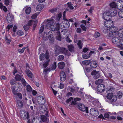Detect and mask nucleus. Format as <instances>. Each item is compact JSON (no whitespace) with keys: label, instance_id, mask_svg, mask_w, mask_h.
Returning a JSON list of instances; mask_svg holds the SVG:
<instances>
[{"label":"nucleus","instance_id":"obj_25","mask_svg":"<svg viewBox=\"0 0 123 123\" xmlns=\"http://www.w3.org/2000/svg\"><path fill=\"white\" fill-rule=\"evenodd\" d=\"M94 52V51H91L90 52L89 54V55H83V58L85 59H87L88 58H89L90 57V54H92Z\"/></svg>","mask_w":123,"mask_h":123},{"label":"nucleus","instance_id":"obj_50","mask_svg":"<svg viewBox=\"0 0 123 123\" xmlns=\"http://www.w3.org/2000/svg\"><path fill=\"white\" fill-rule=\"evenodd\" d=\"M17 105L18 106H19L20 107H22L23 106L22 103L20 101H18L17 102Z\"/></svg>","mask_w":123,"mask_h":123},{"label":"nucleus","instance_id":"obj_3","mask_svg":"<svg viewBox=\"0 0 123 123\" xmlns=\"http://www.w3.org/2000/svg\"><path fill=\"white\" fill-rule=\"evenodd\" d=\"M112 33L110 32L107 34L106 37L108 39H112V42L118 45H120V40L118 36H116L115 34H112Z\"/></svg>","mask_w":123,"mask_h":123},{"label":"nucleus","instance_id":"obj_26","mask_svg":"<svg viewBox=\"0 0 123 123\" xmlns=\"http://www.w3.org/2000/svg\"><path fill=\"white\" fill-rule=\"evenodd\" d=\"M49 38L50 41V42L53 43L54 42L55 38L52 34H51L49 35Z\"/></svg>","mask_w":123,"mask_h":123},{"label":"nucleus","instance_id":"obj_2","mask_svg":"<svg viewBox=\"0 0 123 123\" xmlns=\"http://www.w3.org/2000/svg\"><path fill=\"white\" fill-rule=\"evenodd\" d=\"M107 31L112 32V34H115L116 36H118L121 37H123V28H120L118 29L117 27H114L111 28L109 30H107Z\"/></svg>","mask_w":123,"mask_h":123},{"label":"nucleus","instance_id":"obj_27","mask_svg":"<svg viewBox=\"0 0 123 123\" xmlns=\"http://www.w3.org/2000/svg\"><path fill=\"white\" fill-rule=\"evenodd\" d=\"M41 118L42 121L43 122H47L48 120H49V119H48L47 117L44 115H41Z\"/></svg>","mask_w":123,"mask_h":123},{"label":"nucleus","instance_id":"obj_28","mask_svg":"<svg viewBox=\"0 0 123 123\" xmlns=\"http://www.w3.org/2000/svg\"><path fill=\"white\" fill-rule=\"evenodd\" d=\"M11 89L13 93L15 95H16L17 92V90L15 89L16 86H11Z\"/></svg>","mask_w":123,"mask_h":123},{"label":"nucleus","instance_id":"obj_13","mask_svg":"<svg viewBox=\"0 0 123 123\" xmlns=\"http://www.w3.org/2000/svg\"><path fill=\"white\" fill-rule=\"evenodd\" d=\"M110 14L108 12H105L103 14V18L105 20H107L108 18L110 19Z\"/></svg>","mask_w":123,"mask_h":123},{"label":"nucleus","instance_id":"obj_55","mask_svg":"<svg viewBox=\"0 0 123 123\" xmlns=\"http://www.w3.org/2000/svg\"><path fill=\"white\" fill-rule=\"evenodd\" d=\"M80 26L83 31H86V30L87 28L84 25L82 24Z\"/></svg>","mask_w":123,"mask_h":123},{"label":"nucleus","instance_id":"obj_54","mask_svg":"<svg viewBox=\"0 0 123 123\" xmlns=\"http://www.w3.org/2000/svg\"><path fill=\"white\" fill-rule=\"evenodd\" d=\"M81 0H78V1H77L76 0L74 1V3L76 4V5H73V6L75 7H76L77 6H78V5H77V4L78 3V2L80 3L81 2Z\"/></svg>","mask_w":123,"mask_h":123},{"label":"nucleus","instance_id":"obj_6","mask_svg":"<svg viewBox=\"0 0 123 123\" xmlns=\"http://www.w3.org/2000/svg\"><path fill=\"white\" fill-rule=\"evenodd\" d=\"M20 116L22 119H28L29 118V115L28 112H26L24 110H21L20 112Z\"/></svg>","mask_w":123,"mask_h":123},{"label":"nucleus","instance_id":"obj_23","mask_svg":"<svg viewBox=\"0 0 123 123\" xmlns=\"http://www.w3.org/2000/svg\"><path fill=\"white\" fill-rule=\"evenodd\" d=\"M64 65L65 64L63 62H61L58 63V66L60 69H63L64 67Z\"/></svg>","mask_w":123,"mask_h":123},{"label":"nucleus","instance_id":"obj_8","mask_svg":"<svg viewBox=\"0 0 123 123\" xmlns=\"http://www.w3.org/2000/svg\"><path fill=\"white\" fill-rule=\"evenodd\" d=\"M49 58V53L47 51H46L45 55L43 53L41 54L40 55V59L41 61L44 60L45 58H46V60H48Z\"/></svg>","mask_w":123,"mask_h":123},{"label":"nucleus","instance_id":"obj_21","mask_svg":"<svg viewBox=\"0 0 123 123\" xmlns=\"http://www.w3.org/2000/svg\"><path fill=\"white\" fill-rule=\"evenodd\" d=\"M5 39L6 43L7 44L9 45L11 41L10 37L8 36H6Z\"/></svg>","mask_w":123,"mask_h":123},{"label":"nucleus","instance_id":"obj_29","mask_svg":"<svg viewBox=\"0 0 123 123\" xmlns=\"http://www.w3.org/2000/svg\"><path fill=\"white\" fill-rule=\"evenodd\" d=\"M47 60L44 61L43 64V66L45 68L46 67L48 66L50 61V60L49 59Z\"/></svg>","mask_w":123,"mask_h":123},{"label":"nucleus","instance_id":"obj_39","mask_svg":"<svg viewBox=\"0 0 123 123\" xmlns=\"http://www.w3.org/2000/svg\"><path fill=\"white\" fill-rule=\"evenodd\" d=\"M113 95V94L112 93H108L107 96V98L111 99L112 98Z\"/></svg>","mask_w":123,"mask_h":123},{"label":"nucleus","instance_id":"obj_5","mask_svg":"<svg viewBox=\"0 0 123 123\" xmlns=\"http://www.w3.org/2000/svg\"><path fill=\"white\" fill-rule=\"evenodd\" d=\"M68 50L66 49L63 47H61L59 46L56 47L55 50V55H57L61 53H62L66 55L67 54Z\"/></svg>","mask_w":123,"mask_h":123},{"label":"nucleus","instance_id":"obj_36","mask_svg":"<svg viewBox=\"0 0 123 123\" xmlns=\"http://www.w3.org/2000/svg\"><path fill=\"white\" fill-rule=\"evenodd\" d=\"M26 90L27 92H31L32 91V88L31 86L28 84L26 86Z\"/></svg>","mask_w":123,"mask_h":123},{"label":"nucleus","instance_id":"obj_41","mask_svg":"<svg viewBox=\"0 0 123 123\" xmlns=\"http://www.w3.org/2000/svg\"><path fill=\"white\" fill-rule=\"evenodd\" d=\"M117 5L114 2H112L110 4V6L112 8H117Z\"/></svg>","mask_w":123,"mask_h":123},{"label":"nucleus","instance_id":"obj_48","mask_svg":"<svg viewBox=\"0 0 123 123\" xmlns=\"http://www.w3.org/2000/svg\"><path fill=\"white\" fill-rule=\"evenodd\" d=\"M117 95L119 98H120L122 97L123 95V93L121 91H119L117 93Z\"/></svg>","mask_w":123,"mask_h":123},{"label":"nucleus","instance_id":"obj_24","mask_svg":"<svg viewBox=\"0 0 123 123\" xmlns=\"http://www.w3.org/2000/svg\"><path fill=\"white\" fill-rule=\"evenodd\" d=\"M110 14V17H114L115 16L117 13V12L116 10H114L112 12H108Z\"/></svg>","mask_w":123,"mask_h":123},{"label":"nucleus","instance_id":"obj_16","mask_svg":"<svg viewBox=\"0 0 123 123\" xmlns=\"http://www.w3.org/2000/svg\"><path fill=\"white\" fill-rule=\"evenodd\" d=\"M63 24H65V25H63V26L64 28H68L70 26V24L68 21L67 19H65L62 22Z\"/></svg>","mask_w":123,"mask_h":123},{"label":"nucleus","instance_id":"obj_46","mask_svg":"<svg viewBox=\"0 0 123 123\" xmlns=\"http://www.w3.org/2000/svg\"><path fill=\"white\" fill-rule=\"evenodd\" d=\"M15 79L17 81H19L21 80V78L19 75L17 74L15 75Z\"/></svg>","mask_w":123,"mask_h":123},{"label":"nucleus","instance_id":"obj_34","mask_svg":"<svg viewBox=\"0 0 123 123\" xmlns=\"http://www.w3.org/2000/svg\"><path fill=\"white\" fill-rule=\"evenodd\" d=\"M56 63L55 62H54L53 64L52 65L50 69L51 70H54L55 69L56 67Z\"/></svg>","mask_w":123,"mask_h":123},{"label":"nucleus","instance_id":"obj_64","mask_svg":"<svg viewBox=\"0 0 123 123\" xmlns=\"http://www.w3.org/2000/svg\"><path fill=\"white\" fill-rule=\"evenodd\" d=\"M33 22L34 20H30L28 23V25L29 26L31 25H32Z\"/></svg>","mask_w":123,"mask_h":123},{"label":"nucleus","instance_id":"obj_53","mask_svg":"<svg viewBox=\"0 0 123 123\" xmlns=\"http://www.w3.org/2000/svg\"><path fill=\"white\" fill-rule=\"evenodd\" d=\"M28 25H25L23 27L24 29L26 31H27L29 28V26Z\"/></svg>","mask_w":123,"mask_h":123},{"label":"nucleus","instance_id":"obj_4","mask_svg":"<svg viewBox=\"0 0 123 123\" xmlns=\"http://www.w3.org/2000/svg\"><path fill=\"white\" fill-rule=\"evenodd\" d=\"M104 24L105 27L107 28H110L109 29H108L107 28L106 29H105V30L103 31L104 33H107L108 32H109V33L110 32V31H107V30H109L111 28L114 27H113V22L111 20H108L105 21Z\"/></svg>","mask_w":123,"mask_h":123},{"label":"nucleus","instance_id":"obj_59","mask_svg":"<svg viewBox=\"0 0 123 123\" xmlns=\"http://www.w3.org/2000/svg\"><path fill=\"white\" fill-rule=\"evenodd\" d=\"M44 29V26H41L40 28L39 31V32L40 33H42Z\"/></svg>","mask_w":123,"mask_h":123},{"label":"nucleus","instance_id":"obj_56","mask_svg":"<svg viewBox=\"0 0 123 123\" xmlns=\"http://www.w3.org/2000/svg\"><path fill=\"white\" fill-rule=\"evenodd\" d=\"M73 98L72 97H70L69 99H68L66 101V103H69L73 100Z\"/></svg>","mask_w":123,"mask_h":123},{"label":"nucleus","instance_id":"obj_51","mask_svg":"<svg viewBox=\"0 0 123 123\" xmlns=\"http://www.w3.org/2000/svg\"><path fill=\"white\" fill-rule=\"evenodd\" d=\"M58 58L59 61H62L64 59V57L63 55H61L58 57Z\"/></svg>","mask_w":123,"mask_h":123},{"label":"nucleus","instance_id":"obj_40","mask_svg":"<svg viewBox=\"0 0 123 123\" xmlns=\"http://www.w3.org/2000/svg\"><path fill=\"white\" fill-rule=\"evenodd\" d=\"M112 113H111L109 112H107L105 113L104 115V117L106 118H108L110 117V115H112Z\"/></svg>","mask_w":123,"mask_h":123},{"label":"nucleus","instance_id":"obj_57","mask_svg":"<svg viewBox=\"0 0 123 123\" xmlns=\"http://www.w3.org/2000/svg\"><path fill=\"white\" fill-rule=\"evenodd\" d=\"M9 19L7 21L8 22H9V21L11 22L13 20V15H11L9 17Z\"/></svg>","mask_w":123,"mask_h":123},{"label":"nucleus","instance_id":"obj_30","mask_svg":"<svg viewBox=\"0 0 123 123\" xmlns=\"http://www.w3.org/2000/svg\"><path fill=\"white\" fill-rule=\"evenodd\" d=\"M80 100V99L78 98H74V101H72L71 102V105H75L76 104V102Z\"/></svg>","mask_w":123,"mask_h":123},{"label":"nucleus","instance_id":"obj_18","mask_svg":"<svg viewBox=\"0 0 123 123\" xmlns=\"http://www.w3.org/2000/svg\"><path fill=\"white\" fill-rule=\"evenodd\" d=\"M25 73L30 78H32L33 74L31 71L29 69H26L25 70Z\"/></svg>","mask_w":123,"mask_h":123},{"label":"nucleus","instance_id":"obj_19","mask_svg":"<svg viewBox=\"0 0 123 123\" xmlns=\"http://www.w3.org/2000/svg\"><path fill=\"white\" fill-rule=\"evenodd\" d=\"M44 6L42 4H40L37 5L36 7V9L38 11H41L44 8Z\"/></svg>","mask_w":123,"mask_h":123},{"label":"nucleus","instance_id":"obj_12","mask_svg":"<svg viewBox=\"0 0 123 123\" xmlns=\"http://www.w3.org/2000/svg\"><path fill=\"white\" fill-rule=\"evenodd\" d=\"M90 113L91 114L94 116H97L98 114V111L94 108H91L90 110Z\"/></svg>","mask_w":123,"mask_h":123},{"label":"nucleus","instance_id":"obj_62","mask_svg":"<svg viewBox=\"0 0 123 123\" xmlns=\"http://www.w3.org/2000/svg\"><path fill=\"white\" fill-rule=\"evenodd\" d=\"M82 31L81 29L80 28H78L77 29L76 31L77 33H80Z\"/></svg>","mask_w":123,"mask_h":123},{"label":"nucleus","instance_id":"obj_15","mask_svg":"<svg viewBox=\"0 0 123 123\" xmlns=\"http://www.w3.org/2000/svg\"><path fill=\"white\" fill-rule=\"evenodd\" d=\"M66 79V75L65 73L63 72H61L60 74V79L61 81H64Z\"/></svg>","mask_w":123,"mask_h":123},{"label":"nucleus","instance_id":"obj_17","mask_svg":"<svg viewBox=\"0 0 123 123\" xmlns=\"http://www.w3.org/2000/svg\"><path fill=\"white\" fill-rule=\"evenodd\" d=\"M62 16V14L61 13H60L58 14H57V15L56 16V17H55V16H54L52 17V18H52L53 19V18H54L56 20L59 21H60V18H61Z\"/></svg>","mask_w":123,"mask_h":123},{"label":"nucleus","instance_id":"obj_38","mask_svg":"<svg viewBox=\"0 0 123 123\" xmlns=\"http://www.w3.org/2000/svg\"><path fill=\"white\" fill-rule=\"evenodd\" d=\"M16 33L17 35L19 36L23 35L24 33L21 30H18L17 31Z\"/></svg>","mask_w":123,"mask_h":123},{"label":"nucleus","instance_id":"obj_22","mask_svg":"<svg viewBox=\"0 0 123 123\" xmlns=\"http://www.w3.org/2000/svg\"><path fill=\"white\" fill-rule=\"evenodd\" d=\"M92 104L95 106H96L97 107H100V105L99 101L97 100H94L93 101Z\"/></svg>","mask_w":123,"mask_h":123},{"label":"nucleus","instance_id":"obj_33","mask_svg":"<svg viewBox=\"0 0 123 123\" xmlns=\"http://www.w3.org/2000/svg\"><path fill=\"white\" fill-rule=\"evenodd\" d=\"M31 11V8L30 7H27L25 10L26 13L27 14H29L30 13Z\"/></svg>","mask_w":123,"mask_h":123},{"label":"nucleus","instance_id":"obj_42","mask_svg":"<svg viewBox=\"0 0 123 123\" xmlns=\"http://www.w3.org/2000/svg\"><path fill=\"white\" fill-rule=\"evenodd\" d=\"M83 44L81 42L80 40H79L78 42L77 43V44L78 45V46L79 48L81 49L82 48V45Z\"/></svg>","mask_w":123,"mask_h":123},{"label":"nucleus","instance_id":"obj_60","mask_svg":"<svg viewBox=\"0 0 123 123\" xmlns=\"http://www.w3.org/2000/svg\"><path fill=\"white\" fill-rule=\"evenodd\" d=\"M69 90L72 92H74L75 91V88L74 87H70Z\"/></svg>","mask_w":123,"mask_h":123},{"label":"nucleus","instance_id":"obj_31","mask_svg":"<svg viewBox=\"0 0 123 123\" xmlns=\"http://www.w3.org/2000/svg\"><path fill=\"white\" fill-rule=\"evenodd\" d=\"M56 39L59 41H60L61 39V37L60 34V32L58 31L57 32V34L56 36Z\"/></svg>","mask_w":123,"mask_h":123},{"label":"nucleus","instance_id":"obj_32","mask_svg":"<svg viewBox=\"0 0 123 123\" xmlns=\"http://www.w3.org/2000/svg\"><path fill=\"white\" fill-rule=\"evenodd\" d=\"M103 80L102 79H99L95 81V83L96 84L98 85L102 84L101 83L103 82Z\"/></svg>","mask_w":123,"mask_h":123},{"label":"nucleus","instance_id":"obj_1","mask_svg":"<svg viewBox=\"0 0 123 123\" xmlns=\"http://www.w3.org/2000/svg\"><path fill=\"white\" fill-rule=\"evenodd\" d=\"M51 18L50 19H48L47 20L46 23L45 25V27L47 29H51L52 31H59L60 30V27L59 22L54 23V20Z\"/></svg>","mask_w":123,"mask_h":123},{"label":"nucleus","instance_id":"obj_52","mask_svg":"<svg viewBox=\"0 0 123 123\" xmlns=\"http://www.w3.org/2000/svg\"><path fill=\"white\" fill-rule=\"evenodd\" d=\"M100 33L98 32H95L94 35V36L95 37L97 38L100 36Z\"/></svg>","mask_w":123,"mask_h":123},{"label":"nucleus","instance_id":"obj_7","mask_svg":"<svg viewBox=\"0 0 123 123\" xmlns=\"http://www.w3.org/2000/svg\"><path fill=\"white\" fill-rule=\"evenodd\" d=\"M37 101L38 103L41 105H43L45 103V100L43 97L40 96L37 98Z\"/></svg>","mask_w":123,"mask_h":123},{"label":"nucleus","instance_id":"obj_43","mask_svg":"<svg viewBox=\"0 0 123 123\" xmlns=\"http://www.w3.org/2000/svg\"><path fill=\"white\" fill-rule=\"evenodd\" d=\"M90 60H85L82 62V63L84 65H88L90 63Z\"/></svg>","mask_w":123,"mask_h":123},{"label":"nucleus","instance_id":"obj_14","mask_svg":"<svg viewBox=\"0 0 123 123\" xmlns=\"http://www.w3.org/2000/svg\"><path fill=\"white\" fill-rule=\"evenodd\" d=\"M117 8L118 9H123V2L119 0L117 2Z\"/></svg>","mask_w":123,"mask_h":123},{"label":"nucleus","instance_id":"obj_47","mask_svg":"<svg viewBox=\"0 0 123 123\" xmlns=\"http://www.w3.org/2000/svg\"><path fill=\"white\" fill-rule=\"evenodd\" d=\"M26 47H24L22 49H18V52H19L20 54H21L23 53L25 50L26 49Z\"/></svg>","mask_w":123,"mask_h":123},{"label":"nucleus","instance_id":"obj_44","mask_svg":"<svg viewBox=\"0 0 123 123\" xmlns=\"http://www.w3.org/2000/svg\"><path fill=\"white\" fill-rule=\"evenodd\" d=\"M22 83L24 86H25L26 85L28 84L26 82L24 78H22L21 79Z\"/></svg>","mask_w":123,"mask_h":123},{"label":"nucleus","instance_id":"obj_58","mask_svg":"<svg viewBox=\"0 0 123 123\" xmlns=\"http://www.w3.org/2000/svg\"><path fill=\"white\" fill-rule=\"evenodd\" d=\"M16 95L20 99H21L22 98V95L21 93H17V94Z\"/></svg>","mask_w":123,"mask_h":123},{"label":"nucleus","instance_id":"obj_37","mask_svg":"<svg viewBox=\"0 0 123 123\" xmlns=\"http://www.w3.org/2000/svg\"><path fill=\"white\" fill-rule=\"evenodd\" d=\"M68 47L70 51L72 52L74 51V48L72 45H68Z\"/></svg>","mask_w":123,"mask_h":123},{"label":"nucleus","instance_id":"obj_45","mask_svg":"<svg viewBox=\"0 0 123 123\" xmlns=\"http://www.w3.org/2000/svg\"><path fill=\"white\" fill-rule=\"evenodd\" d=\"M119 16L122 18H123V10H120L118 12Z\"/></svg>","mask_w":123,"mask_h":123},{"label":"nucleus","instance_id":"obj_9","mask_svg":"<svg viewBox=\"0 0 123 123\" xmlns=\"http://www.w3.org/2000/svg\"><path fill=\"white\" fill-rule=\"evenodd\" d=\"M79 109L82 111L86 112V113H88V111L87 107H85L83 104H80L79 105Z\"/></svg>","mask_w":123,"mask_h":123},{"label":"nucleus","instance_id":"obj_61","mask_svg":"<svg viewBox=\"0 0 123 123\" xmlns=\"http://www.w3.org/2000/svg\"><path fill=\"white\" fill-rule=\"evenodd\" d=\"M17 26L16 25H15L13 26V28L12 31H13L15 33L16 31V30L17 29Z\"/></svg>","mask_w":123,"mask_h":123},{"label":"nucleus","instance_id":"obj_11","mask_svg":"<svg viewBox=\"0 0 123 123\" xmlns=\"http://www.w3.org/2000/svg\"><path fill=\"white\" fill-rule=\"evenodd\" d=\"M91 74L93 75L94 78L96 79L98 78L101 76L100 74L98 73V72H97L95 70H93L91 73Z\"/></svg>","mask_w":123,"mask_h":123},{"label":"nucleus","instance_id":"obj_63","mask_svg":"<svg viewBox=\"0 0 123 123\" xmlns=\"http://www.w3.org/2000/svg\"><path fill=\"white\" fill-rule=\"evenodd\" d=\"M57 9L56 8H53L50 10L49 11L52 13H55L57 11Z\"/></svg>","mask_w":123,"mask_h":123},{"label":"nucleus","instance_id":"obj_49","mask_svg":"<svg viewBox=\"0 0 123 123\" xmlns=\"http://www.w3.org/2000/svg\"><path fill=\"white\" fill-rule=\"evenodd\" d=\"M67 4L68 7L70 9H74V7L71 2L68 3Z\"/></svg>","mask_w":123,"mask_h":123},{"label":"nucleus","instance_id":"obj_20","mask_svg":"<svg viewBox=\"0 0 123 123\" xmlns=\"http://www.w3.org/2000/svg\"><path fill=\"white\" fill-rule=\"evenodd\" d=\"M90 66L92 68H95L97 66V64L95 61H92L90 62Z\"/></svg>","mask_w":123,"mask_h":123},{"label":"nucleus","instance_id":"obj_10","mask_svg":"<svg viewBox=\"0 0 123 123\" xmlns=\"http://www.w3.org/2000/svg\"><path fill=\"white\" fill-rule=\"evenodd\" d=\"M105 87L103 84L98 85L97 87V91L100 92H103L105 89Z\"/></svg>","mask_w":123,"mask_h":123},{"label":"nucleus","instance_id":"obj_35","mask_svg":"<svg viewBox=\"0 0 123 123\" xmlns=\"http://www.w3.org/2000/svg\"><path fill=\"white\" fill-rule=\"evenodd\" d=\"M112 98V99L111 100V103L116 101L117 99V97L116 95H114L113 96Z\"/></svg>","mask_w":123,"mask_h":123}]
</instances>
